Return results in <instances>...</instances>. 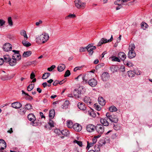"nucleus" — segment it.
<instances>
[{"label":"nucleus","mask_w":152,"mask_h":152,"mask_svg":"<svg viewBox=\"0 0 152 152\" xmlns=\"http://www.w3.org/2000/svg\"><path fill=\"white\" fill-rule=\"evenodd\" d=\"M42 23V21L41 20H39V21L36 22L35 24L36 26H38Z\"/></svg>","instance_id":"338daca9"},{"label":"nucleus","mask_w":152,"mask_h":152,"mask_svg":"<svg viewBox=\"0 0 152 152\" xmlns=\"http://www.w3.org/2000/svg\"><path fill=\"white\" fill-rule=\"evenodd\" d=\"M8 22L10 26H12L13 25V22L11 17H9L8 18Z\"/></svg>","instance_id":"37998d69"},{"label":"nucleus","mask_w":152,"mask_h":152,"mask_svg":"<svg viewBox=\"0 0 152 152\" xmlns=\"http://www.w3.org/2000/svg\"><path fill=\"white\" fill-rule=\"evenodd\" d=\"M50 73L49 72H46L44 73L42 77V78L43 79H45L47 78L50 75Z\"/></svg>","instance_id":"72a5a7b5"},{"label":"nucleus","mask_w":152,"mask_h":152,"mask_svg":"<svg viewBox=\"0 0 152 152\" xmlns=\"http://www.w3.org/2000/svg\"><path fill=\"white\" fill-rule=\"evenodd\" d=\"M113 128H114V129L115 130H120V128L119 127V126H118L117 125H114V126H113Z\"/></svg>","instance_id":"69168bd1"},{"label":"nucleus","mask_w":152,"mask_h":152,"mask_svg":"<svg viewBox=\"0 0 152 152\" xmlns=\"http://www.w3.org/2000/svg\"><path fill=\"white\" fill-rule=\"evenodd\" d=\"M73 94L76 98H79L81 96V95L78 93V92L77 90H75L73 92Z\"/></svg>","instance_id":"c756f323"},{"label":"nucleus","mask_w":152,"mask_h":152,"mask_svg":"<svg viewBox=\"0 0 152 152\" xmlns=\"http://www.w3.org/2000/svg\"><path fill=\"white\" fill-rule=\"evenodd\" d=\"M98 101L99 104L102 106H104L105 104V101L102 97H99L98 98Z\"/></svg>","instance_id":"5701e85b"},{"label":"nucleus","mask_w":152,"mask_h":152,"mask_svg":"<svg viewBox=\"0 0 152 152\" xmlns=\"http://www.w3.org/2000/svg\"><path fill=\"white\" fill-rule=\"evenodd\" d=\"M28 118L30 121H32L34 124V122L36 120V118L33 114L31 113L28 114Z\"/></svg>","instance_id":"f3484780"},{"label":"nucleus","mask_w":152,"mask_h":152,"mask_svg":"<svg viewBox=\"0 0 152 152\" xmlns=\"http://www.w3.org/2000/svg\"><path fill=\"white\" fill-rule=\"evenodd\" d=\"M5 21L3 20L0 19V25L1 26H2L5 24Z\"/></svg>","instance_id":"680f3d73"},{"label":"nucleus","mask_w":152,"mask_h":152,"mask_svg":"<svg viewBox=\"0 0 152 152\" xmlns=\"http://www.w3.org/2000/svg\"><path fill=\"white\" fill-rule=\"evenodd\" d=\"M87 145L86 148L88 150L89 148L91 147H92L94 144V143L92 142H89L88 141L87 142Z\"/></svg>","instance_id":"09e8293b"},{"label":"nucleus","mask_w":152,"mask_h":152,"mask_svg":"<svg viewBox=\"0 0 152 152\" xmlns=\"http://www.w3.org/2000/svg\"><path fill=\"white\" fill-rule=\"evenodd\" d=\"M94 149L95 152H99L100 151V148L98 145H95L94 147Z\"/></svg>","instance_id":"864d4df0"},{"label":"nucleus","mask_w":152,"mask_h":152,"mask_svg":"<svg viewBox=\"0 0 152 152\" xmlns=\"http://www.w3.org/2000/svg\"><path fill=\"white\" fill-rule=\"evenodd\" d=\"M74 142L77 143L80 146L82 147V142L81 141L75 140L74 141Z\"/></svg>","instance_id":"8fccbe9b"},{"label":"nucleus","mask_w":152,"mask_h":152,"mask_svg":"<svg viewBox=\"0 0 152 152\" xmlns=\"http://www.w3.org/2000/svg\"><path fill=\"white\" fill-rule=\"evenodd\" d=\"M55 113L54 109H52L49 111V117L50 119H53L54 118Z\"/></svg>","instance_id":"393cba45"},{"label":"nucleus","mask_w":152,"mask_h":152,"mask_svg":"<svg viewBox=\"0 0 152 152\" xmlns=\"http://www.w3.org/2000/svg\"><path fill=\"white\" fill-rule=\"evenodd\" d=\"M17 60V59H14L12 58H10L9 62V64L12 66H15L16 64Z\"/></svg>","instance_id":"4be33fe9"},{"label":"nucleus","mask_w":152,"mask_h":152,"mask_svg":"<svg viewBox=\"0 0 152 152\" xmlns=\"http://www.w3.org/2000/svg\"><path fill=\"white\" fill-rule=\"evenodd\" d=\"M87 50V46L86 47H81L79 49V51L80 52H85L86 50Z\"/></svg>","instance_id":"de8ad7c7"},{"label":"nucleus","mask_w":152,"mask_h":152,"mask_svg":"<svg viewBox=\"0 0 152 152\" xmlns=\"http://www.w3.org/2000/svg\"><path fill=\"white\" fill-rule=\"evenodd\" d=\"M124 64L129 67L132 66L133 65L132 63L130 61H125L124 62Z\"/></svg>","instance_id":"a19ab883"},{"label":"nucleus","mask_w":152,"mask_h":152,"mask_svg":"<svg viewBox=\"0 0 152 152\" xmlns=\"http://www.w3.org/2000/svg\"><path fill=\"white\" fill-rule=\"evenodd\" d=\"M95 129L100 134H102L104 132V127L102 124H98L96 126Z\"/></svg>","instance_id":"7ed1b4c3"},{"label":"nucleus","mask_w":152,"mask_h":152,"mask_svg":"<svg viewBox=\"0 0 152 152\" xmlns=\"http://www.w3.org/2000/svg\"><path fill=\"white\" fill-rule=\"evenodd\" d=\"M54 132L57 134H59L60 133H61V131L58 129H56L54 130Z\"/></svg>","instance_id":"e2e57ef3"},{"label":"nucleus","mask_w":152,"mask_h":152,"mask_svg":"<svg viewBox=\"0 0 152 152\" xmlns=\"http://www.w3.org/2000/svg\"><path fill=\"white\" fill-rule=\"evenodd\" d=\"M69 104V102L68 100H66L61 106L62 109L66 110L68 108Z\"/></svg>","instance_id":"412c9836"},{"label":"nucleus","mask_w":152,"mask_h":152,"mask_svg":"<svg viewBox=\"0 0 152 152\" xmlns=\"http://www.w3.org/2000/svg\"><path fill=\"white\" fill-rule=\"evenodd\" d=\"M76 17V15H75L74 14H69L65 18V19L66 20L68 19L69 18H74Z\"/></svg>","instance_id":"ea45409f"},{"label":"nucleus","mask_w":152,"mask_h":152,"mask_svg":"<svg viewBox=\"0 0 152 152\" xmlns=\"http://www.w3.org/2000/svg\"><path fill=\"white\" fill-rule=\"evenodd\" d=\"M26 111L25 108H21L20 109V112L22 114H25Z\"/></svg>","instance_id":"052dcab7"},{"label":"nucleus","mask_w":152,"mask_h":152,"mask_svg":"<svg viewBox=\"0 0 152 152\" xmlns=\"http://www.w3.org/2000/svg\"><path fill=\"white\" fill-rule=\"evenodd\" d=\"M88 83L91 87H93L96 86L97 84V81L94 78L91 79L88 81Z\"/></svg>","instance_id":"1a4fd4ad"},{"label":"nucleus","mask_w":152,"mask_h":152,"mask_svg":"<svg viewBox=\"0 0 152 152\" xmlns=\"http://www.w3.org/2000/svg\"><path fill=\"white\" fill-rule=\"evenodd\" d=\"M34 86V84L31 83L30 84L29 86L27 87L28 91H31L33 89Z\"/></svg>","instance_id":"c9c22d12"},{"label":"nucleus","mask_w":152,"mask_h":152,"mask_svg":"<svg viewBox=\"0 0 152 152\" xmlns=\"http://www.w3.org/2000/svg\"><path fill=\"white\" fill-rule=\"evenodd\" d=\"M78 108L81 110H84L86 109V107L85 104L82 102H79L78 103Z\"/></svg>","instance_id":"6ab92c4d"},{"label":"nucleus","mask_w":152,"mask_h":152,"mask_svg":"<svg viewBox=\"0 0 152 152\" xmlns=\"http://www.w3.org/2000/svg\"><path fill=\"white\" fill-rule=\"evenodd\" d=\"M114 4L117 5H120L122 4L121 0H117L114 2Z\"/></svg>","instance_id":"bf43d9fd"},{"label":"nucleus","mask_w":152,"mask_h":152,"mask_svg":"<svg viewBox=\"0 0 152 152\" xmlns=\"http://www.w3.org/2000/svg\"><path fill=\"white\" fill-rule=\"evenodd\" d=\"M128 75L129 77H132L135 75V73L132 71H128L127 72Z\"/></svg>","instance_id":"e433bc0d"},{"label":"nucleus","mask_w":152,"mask_h":152,"mask_svg":"<svg viewBox=\"0 0 152 152\" xmlns=\"http://www.w3.org/2000/svg\"><path fill=\"white\" fill-rule=\"evenodd\" d=\"M112 115H111L110 113H106V117H105V118H107V119L108 118L109 120H111V117H113V116H112Z\"/></svg>","instance_id":"5fc2aeb1"},{"label":"nucleus","mask_w":152,"mask_h":152,"mask_svg":"<svg viewBox=\"0 0 152 152\" xmlns=\"http://www.w3.org/2000/svg\"><path fill=\"white\" fill-rule=\"evenodd\" d=\"M1 79L3 80H6L9 79V77L7 75L1 76Z\"/></svg>","instance_id":"49530a36"},{"label":"nucleus","mask_w":152,"mask_h":152,"mask_svg":"<svg viewBox=\"0 0 152 152\" xmlns=\"http://www.w3.org/2000/svg\"><path fill=\"white\" fill-rule=\"evenodd\" d=\"M48 34L46 33H44L40 35L36 38V42L39 43H44L47 42L49 39Z\"/></svg>","instance_id":"f03ea898"},{"label":"nucleus","mask_w":152,"mask_h":152,"mask_svg":"<svg viewBox=\"0 0 152 152\" xmlns=\"http://www.w3.org/2000/svg\"><path fill=\"white\" fill-rule=\"evenodd\" d=\"M61 133L63 135L66 136H69V132L66 129L62 130L61 131Z\"/></svg>","instance_id":"7c9ffc66"},{"label":"nucleus","mask_w":152,"mask_h":152,"mask_svg":"<svg viewBox=\"0 0 152 152\" xmlns=\"http://www.w3.org/2000/svg\"><path fill=\"white\" fill-rule=\"evenodd\" d=\"M118 134L116 133L113 134L112 136V138L113 139H115L117 138Z\"/></svg>","instance_id":"0e129e2a"},{"label":"nucleus","mask_w":152,"mask_h":152,"mask_svg":"<svg viewBox=\"0 0 152 152\" xmlns=\"http://www.w3.org/2000/svg\"><path fill=\"white\" fill-rule=\"evenodd\" d=\"M31 54V52L30 51H25L23 55L22 56L23 57L26 58L30 56Z\"/></svg>","instance_id":"bb28decb"},{"label":"nucleus","mask_w":152,"mask_h":152,"mask_svg":"<svg viewBox=\"0 0 152 152\" xmlns=\"http://www.w3.org/2000/svg\"><path fill=\"white\" fill-rule=\"evenodd\" d=\"M135 48L134 45V44H132L129 46V51H134V50Z\"/></svg>","instance_id":"79ce46f5"},{"label":"nucleus","mask_w":152,"mask_h":152,"mask_svg":"<svg viewBox=\"0 0 152 152\" xmlns=\"http://www.w3.org/2000/svg\"><path fill=\"white\" fill-rule=\"evenodd\" d=\"M73 128L77 132L80 131L82 129L81 126L78 123L75 124L73 126Z\"/></svg>","instance_id":"f8f14e48"},{"label":"nucleus","mask_w":152,"mask_h":152,"mask_svg":"<svg viewBox=\"0 0 152 152\" xmlns=\"http://www.w3.org/2000/svg\"><path fill=\"white\" fill-rule=\"evenodd\" d=\"M12 52L14 53L12 56V58L15 59L17 58V60H20L21 59V56L19 53V51L13 50H12Z\"/></svg>","instance_id":"0eeeda50"},{"label":"nucleus","mask_w":152,"mask_h":152,"mask_svg":"<svg viewBox=\"0 0 152 152\" xmlns=\"http://www.w3.org/2000/svg\"><path fill=\"white\" fill-rule=\"evenodd\" d=\"M107 118H101L100 120V122L102 124H101L105 126H108L109 123L107 121Z\"/></svg>","instance_id":"4468645a"},{"label":"nucleus","mask_w":152,"mask_h":152,"mask_svg":"<svg viewBox=\"0 0 152 152\" xmlns=\"http://www.w3.org/2000/svg\"><path fill=\"white\" fill-rule=\"evenodd\" d=\"M48 124L51 127H53L54 126V123L53 121L51 119H49Z\"/></svg>","instance_id":"603ef678"},{"label":"nucleus","mask_w":152,"mask_h":152,"mask_svg":"<svg viewBox=\"0 0 152 152\" xmlns=\"http://www.w3.org/2000/svg\"><path fill=\"white\" fill-rule=\"evenodd\" d=\"M109 110L111 112H114L117 111V108L114 106H110L109 108Z\"/></svg>","instance_id":"4c0bfd02"},{"label":"nucleus","mask_w":152,"mask_h":152,"mask_svg":"<svg viewBox=\"0 0 152 152\" xmlns=\"http://www.w3.org/2000/svg\"><path fill=\"white\" fill-rule=\"evenodd\" d=\"M3 58L4 59V62H9L11 58L10 57V56L8 55H5L4 56Z\"/></svg>","instance_id":"2f4dec72"},{"label":"nucleus","mask_w":152,"mask_h":152,"mask_svg":"<svg viewBox=\"0 0 152 152\" xmlns=\"http://www.w3.org/2000/svg\"><path fill=\"white\" fill-rule=\"evenodd\" d=\"M83 101L85 102L88 105H91L92 104L91 100L89 97H85Z\"/></svg>","instance_id":"dca6fc26"},{"label":"nucleus","mask_w":152,"mask_h":152,"mask_svg":"<svg viewBox=\"0 0 152 152\" xmlns=\"http://www.w3.org/2000/svg\"><path fill=\"white\" fill-rule=\"evenodd\" d=\"M141 26L142 28L144 29L147 28L148 25L145 22H142L141 23Z\"/></svg>","instance_id":"3c124183"},{"label":"nucleus","mask_w":152,"mask_h":152,"mask_svg":"<svg viewBox=\"0 0 152 152\" xmlns=\"http://www.w3.org/2000/svg\"><path fill=\"white\" fill-rule=\"evenodd\" d=\"M136 56V54L134 51H129L128 53V57L130 58H134Z\"/></svg>","instance_id":"b1692460"},{"label":"nucleus","mask_w":152,"mask_h":152,"mask_svg":"<svg viewBox=\"0 0 152 152\" xmlns=\"http://www.w3.org/2000/svg\"><path fill=\"white\" fill-rule=\"evenodd\" d=\"M94 107L95 109L98 111H100L101 109V107L97 104H94Z\"/></svg>","instance_id":"a18cd8bd"},{"label":"nucleus","mask_w":152,"mask_h":152,"mask_svg":"<svg viewBox=\"0 0 152 152\" xmlns=\"http://www.w3.org/2000/svg\"><path fill=\"white\" fill-rule=\"evenodd\" d=\"M20 34L21 35L24 37V40L27 39L28 37L26 34V32L25 30H21L20 32Z\"/></svg>","instance_id":"a878e982"},{"label":"nucleus","mask_w":152,"mask_h":152,"mask_svg":"<svg viewBox=\"0 0 152 152\" xmlns=\"http://www.w3.org/2000/svg\"><path fill=\"white\" fill-rule=\"evenodd\" d=\"M110 78V75L107 72H104L102 75L101 79L103 81H106Z\"/></svg>","instance_id":"9b49d317"},{"label":"nucleus","mask_w":152,"mask_h":152,"mask_svg":"<svg viewBox=\"0 0 152 152\" xmlns=\"http://www.w3.org/2000/svg\"><path fill=\"white\" fill-rule=\"evenodd\" d=\"M113 39V36L112 35L111 36V37L110 39L107 40L105 38H102L99 41L98 43L97 46H100L104 43L107 42H111Z\"/></svg>","instance_id":"39448f33"},{"label":"nucleus","mask_w":152,"mask_h":152,"mask_svg":"<svg viewBox=\"0 0 152 152\" xmlns=\"http://www.w3.org/2000/svg\"><path fill=\"white\" fill-rule=\"evenodd\" d=\"M4 62V59L2 58H0V65L3 64Z\"/></svg>","instance_id":"774afa93"},{"label":"nucleus","mask_w":152,"mask_h":152,"mask_svg":"<svg viewBox=\"0 0 152 152\" xmlns=\"http://www.w3.org/2000/svg\"><path fill=\"white\" fill-rule=\"evenodd\" d=\"M6 147V144L2 139H0V150H4Z\"/></svg>","instance_id":"2eb2a0df"},{"label":"nucleus","mask_w":152,"mask_h":152,"mask_svg":"<svg viewBox=\"0 0 152 152\" xmlns=\"http://www.w3.org/2000/svg\"><path fill=\"white\" fill-rule=\"evenodd\" d=\"M112 116H113L111 117V118H111V120H110V121L114 123H117L118 121V119L117 118V117L114 115H112Z\"/></svg>","instance_id":"c85d7f7f"},{"label":"nucleus","mask_w":152,"mask_h":152,"mask_svg":"<svg viewBox=\"0 0 152 152\" xmlns=\"http://www.w3.org/2000/svg\"><path fill=\"white\" fill-rule=\"evenodd\" d=\"M118 56L122 60L124 61L126 58V55L123 52H120L118 54Z\"/></svg>","instance_id":"a211bd4d"},{"label":"nucleus","mask_w":152,"mask_h":152,"mask_svg":"<svg viewBox=\"0 0 152 152\" xmlns=\"http://www.w3.org/2000/svg\"><path fill=\"white\" fill-rule=\"evenodd\" d=\"M12 107L15 109H18L22 106L21 104L18 102H15L12 103L11 104Z\"/></svg>","instance_id":"ddd939ff"},{"label":"nucleus","mask_w":152,"mask_h":152,"mask_svg":"<svg viewBox=\"0 0 152 152\" xmlns=\"http://www.w3.org/2000/svg\"><path fill=\"white\" fill-rule=\"evenodd\" d=\"M67 125L68 127L70 128H73L74 126L72 122L71 121H67Z\"/></svg>","instance_id":"58836bf2"},{"label":"nucleus","mask_w":152,"mask_h":152,"mask_svg":"<svg viewBox=\"0 0 152 152\" xmlns=\"http://www.w3.org/2000/svg\"><path fill=\"white\" fill-rule=\"evenodd\" d=\"M112 61H116L118 62H120V60L118 58L115 56H114L113 58Z\"/></svg>","instance_id":"6e6d98bb"},{"label":"nucleus","mask_w":152,"mask_h":152,"mask_svg":"<svg viewBox=\"0 0 152 152\" xmlns=\"http://www.w3.org/2000/svg\"><path fill=\"white\" fill-rule=\"evenodd\" d=\"M26 40H24L22 41V43L23 45L26 47H29L31 45V44L30 42L26 41Z\"/></svg>","instance_id":"473e14b6"},{"label":"nucleus","mask_w":152,"mask_h":152,"mask_svg":"<svg viewBox=\"0 0 152 152\" xmlns=\"http://www.w3.org/2000/svg\"><path fill=\"white\" fill-rule=\"evenodd\" d=\"M65 65L63 64H60L57 67V70L59 72L63 71L65 68Z\"/></svg>","instance_id":"aec40b11"},{"label":"nucleus","mask_w":152,"mask_h":152,"mask_svg":"<svg viewBox=\"0 0 152 152\" xmlns=\"http://www.w3.org/2000/svg\"><path fill=\"white\" fill-rule=\"evenodd\" d=\"M87 51L88 52L89 54L90 55H92L94 51L93 50L96 49V48L95 46H93V44H89L87 46Z\"/></svg>","instance_id":"423d86ee"},{"label":"nucleus","mask_w":152,"mask_h":152,"mask_svg":"<svg viewBox=\"0 0 152 152\" xmlns=\"http://www.w3.org/2000/svg\"><path fill=\"white\" fill-rule=\"evenodd\" d=\"M88 115L93 117H95L96 115L95 112L92 109H90L88 112Z\"/></svg>","instance_id":"cd10ccee"},{"label":"nucleus","mask_w":152,"mask_h":152,"mask_svg":"<svg viewBox=\"0 0 152 152\" xmlns=\"http://www.w3.org/2000/svg\"><path fill=\"white\" fill-rule=\"evenodd\" d=\"M3 49L4 51L6 52L11 51L12 49V46L9 43H6L3 45Z\"/></svg>","instance_id":"6e6552de"},{"label":"nucleus","mask_w":152,"mask_h":152,"mask_svg":"<svg viewBox=\"0 0 152 152\" xmlns=\"http://www.w3.org/2000/svg\"><path fill=\"white\" fill-rule=\"evenodd\" d=\"M91 76L90 73L86 74L85 75H82L81 74L79 75L75 79L77 81H80L83 83H88L89 80L91 78Z\"/></svg>","instance_id":"f257e3e1"},{"label":"nucleus","mask_w":152,"mask_h":152,"mask_svg":"<svg viewBox=\"0 0 152 152\" xmlns=\"http://www.w3.org/2000/svg\"><path fill=\"white\" fill-rule=\"evenodd\" d=\"M71 73L69 70H67L65 72L64 77H67L69 76L70 75Z\"/></svg>","instance_id":"4d7b16f0"},{"label":"nucleus","mask_w":152,"mask_h":152,"mask_svg":"<svg viewBox=\"0 0 152 152\" xmlns=\"http://www.w3.org/2000/svg\"><path fill=\"white\" fill-rule=\"evenodd\" d=\"M75 6L78 9H83L85 7L86 3L82 2L80 0H75Z\"/></svg>","instance_id":"20e7f679"},{"label":"nucleus","mask_w":152,"mask_h":152,"mask_svg":"<svg viewBox=\"0 0 152 152\" xmlns=\"http://www.w3.org/2000/svg\"><path fill=\"white\" fill-rule=\"evenodd\" d=\"M96 126L92 124H89L87 126L86 129L89 132H94Z\"/></svg>","instance_id":"9d476101"},{"label":"nucleus","mask_w":152,"mask_h":152,"mask_svg":"<svg viewBox=\"0 0 152 152\" xmlns=\"http://www.w3.org/2000/svg\"><path fill=\"white\" fill-rule=\"evenodd\" d=\"M56 66L55 65H53L51 67H49L47 69L49 71L51 72L52 71L55 67Z\"/></svg>","instance_id":"13d9d810"},{"label":"nucleus","mask_w":152,"mask_h":152,"mask_svg":"<svg viewBox=\"0 0 152 152\" xmlns=\"http://www.w3.org/2000/svg\"><path fill=\"white\" fill-rule=\"evenodd\" d=\"M78 92V93L81 95V94L83 93L84 92V90L83 89V86H80L77 90Z\"/></svg>","instance_id":"f704fd0d"},{"label":"nucleus","mask_w":152,"mask_h":152,"mask_svg":"<svg viewBox=\"0 0 152 152\" xmlns=\"http://www.w3.org/2000/svg\"><path fill=\"white\" fill-rule=\"evenodd\" d=\"M25 108L27 110H29L32 109V106L30 104H27L25 106Z\"/></svg>","instance_id":"c03bdc74"}]
</instances>
